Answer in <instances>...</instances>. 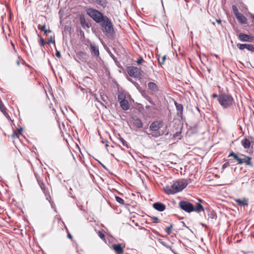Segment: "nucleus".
<instances>
[{
	"label": "nucleus",
	"instance_id": "2eb2a0df",
	"mask_svg": "<svg viewBox=\"0 0 254 254\" xmlns=\"http://www.w3.org/2000/svg\"><path fill=\"white\" fill-rule=\"evenodd\" d=\"M132 124L133 127L137 128H141L143 126L141 120L138 118H133L132 120Z\"/></svg>",
	"mask_w": 254,
	"mask_h": 254
},
{
	"label": "nucleus",
	"instance_id": "a878e982",
	"mask_svg": "<svg viewBox=\"0 0 254 254\" xmlns=\"http://www.w3.org/2000/svg\"><path fill=\"white\" fill-rule=\"evenodd\" d=\"M126 99V96L124 94L120 93L118 95V100L120 103L125 101Z\"/></svg>",
	"mask_w": 254,
	"mask_h": 254
},
{
	"label": "nucleus",
	"instance_id": "412c9836",
	"mask_svg": "<svg viewBox=\"0 0 254 254\" xmlns=\"http://www.w3.org/2000/svg\"><path fill=\"white\" fill-rule=\"evenodd\" d=\"M80 22L82 28H89V24L86 22V19L84 18V16L82 15L80 17Z\"/></svg>",
	"mask_w": 254,
	"mask_h": 254
},
{
	"label": "nucleus",
	"instance_id": "052dcab7",
	"mask_svg": "<svg viewBox=\"0 0 254 254\" xmlns=\"http://www.w3.org/2000/svg\"><path fill=\"white\" fill-rule=\"evenodd\" d=\"M50 203H51L52 206L53 207L54 206V205H53L54 203H53V202L51 201V202H50Z\"/></svg>",
	"mask_w": 254,
	"mask_h": 254
},
{
	"label": "nucleus",
	"instance_id": "b1692460",
	"mask_svg": "<svg viewBox=\"0 0 254 254\" xmlns=\"http://www.w3.org/2000/svg\"><path fill=\"white\" fill-rule=\"evenodd\" d=\"M201 200L199 199V202L197 204L195 207L193 206V211L196 212H200L204 211L203 207L200 203Z\"/></svg>",
	"mask_w": 254,
	"mask_h": 254
},
{
	"label": "nucleus",
	"instance_id": "cd10ccee",
	"mask_svg": "<svg viewBox=\"0 0 254 254\" xmlns=\"http://www.w3.org/2000/svg\"><path fill=\"white\" fill-rule=\"evenodd\" d=\"M0 110L4 115L8 116L2 101L0 103Z\"/></svg>",
	"mask_w": 254,
	"mask_h": 254
},
{
	"label": "nucleus",
	"instance_id": "f8f14e48",
	"mask_svg": "<svg viewBox=\"0 0 254 254\" xmlns=\"http://www.w3.org/2000/svg\"><path fill=\"white\" fill-rule=\"evenodd\" d=\"M164 239H159V241L164 246L168 249H169L171 251L173 252V250L172 249L173 246V243L171 242L169 239H165V241H164Z\"/></svg>",
	"mask_w": 254,
	"mask_h": 254
},
{
	"label": "nucleus",
	"instance_id": "79ce46f5",
	"mask_svg": "<svg viewBox=\"0 0 254 254\" xmlns=\"http://www.w3.org/2000/svg\"><path fill=\"white\" fill-rule=\"evenodd\" d=\"M229 166H230V163L228 162H226L223 164L222 168L223 170H224L225 168L229 167Z\"/></svg>",
	"mask_w": 254,
	"mask_h": 254
},
{
	"label": "nucleus",
	"instance_id": "ddd939ff",
	"mask_svg": "<svg viewBox=\"0 0 254 254\" xmlns=\"http://www.w3.org/2000/svg\"><path fill=\"white\" fill-rule=\"evenodd\" d=\"M148 87L151 92L153 93H156L159 91V88L157 85L153 82L148 83Z\"/></svg>",
	"mask_w": 254,
	"mask_h": 254
},
{
	"label": "nucleus",
	"instance_id": "4be33fe9",
	"mask_svg": "<svg viewBox=\"0 0 254 254\" xmlns=\"http://www.w3.org/2000/svg\"><path fill=\"white\" fill-rule=\"evenodd\" d=\"M120 104L122 109L124 110H127L129 109L130 105L127 99L122 102Z\"/></svg>",
	"mask_w": 254,
	"mask_h": 254
},
{
	"label": "nucleus",
	"instance_id": "49530a36",
	"mask_svg": "<svg viewBox=\"0 0 254 254\" xmlns=\"http://www.w3.org/2000/svg\"><path fill=\"white\" fill-rule=\"evenodd\" d=\"M46 196V198L47 199H48L49 200V201L50 202H51V197L49 194V191H48V193L47 194V195H45Z\"/></svg>",
	"mask_w": 254,
	"mask_h": 254
},
{
	"label": "nucleus",
	"instance_id": "69168bd1",
	"mask_svg": "<svg viewBox=\"0 0 254 254\" xmlns=\"http://www.w3.org/2000/svg\"><path fill=\"white\" fill-rule=\"evenodd\" d=\"M148 101H149L150 103H152L151 100H148Z\"/></svg>",
	"mask_w": 254,
	"mask_h": 254
},
{
	"label": "nucleus",
	"instance_id": "774afa93",
	"mask_svg": "<svg viewBox=\"0 0 254 254\" xmlns=\"http://www.w3.org/2000/svg\"><path fill=\"white\" fill-rule=\"evenodd\" d=\"M209 72H210V70L209 69H208Z\"/></svg>",
	"mask_w": 254,
	"mask_h": 254
},
{
	"label": "nucleus",
	"instance_id": "5701e85b",
	"mask_svg": "<svg viewBox=\"0 0 254 254\" xmlns=\"http://www.w3.org/2000/svg\"><path fill=\"white\" fill-rule=\"evenodd\" d=\"M239 22L242 24H246L247 19L246 17L242 13H240L236 16Z\"/></svg>",
	"mask_w": 254,
	"mask_h": 254
},
{
	"label": "nucleus",
	"instance_id": "37998d69",
	"mask_svg": "<svg viewBox=\"0 0 254 254\" xmlns=\"http://www.w3.org/2000/svg\"><path fill=\"white\" fill-rule=\"evenodd\" d=\"M55 43V40H52V36H50V39H49V40H48V41L46 42V43H47V44H50V43Z\"/></svg>",
	"mask_w": 254,
	"mask_h": 254
},
{
	"label": "nucleus",
	"instance_id": "680f3d73",
	"mask_svg": "<svg viewBox=\"0 0 254 254\" xmlns=\"http://www.w3.org/2000/svg\"><path fill=\"white\" fill-rule=\"evenodd\" d=\"M146 109H149L150 108V106H146L145 107Z\"/></svg>",
	"mask_w": 254,
	"mask_h": 254
},
{
	"label": "nucleus",
	"instance_id": "1a4fd4ad",
	"mask_svg": "<svg viewBox=\"0 0 254 254\" xmlns=\"http://www.w3.org/2000/svg\"><path fill=\"white\" fill-rule=\"evenodd\" d=\"M241 156H243L244 158H240V160H241V162L240 161L238 162L239 164H242L244 163H245L246 165L250 166L251 167H253V164L252 163L251 160L252 158L249 156H247L241 154Z\"/></svg>",
	"mask_w": 254,
	"mask_h": 254
},
{
	"label": "nucleus",
	"instance_id": "bb28decb",
	"mask_svg": "<svg viewBox=\"0 0 254 254\" xmlns=\"http://www.w3.org/2000/svg\"><path fill=\"white\" fill-rule=\"evenodd\" d=\"M233 157L235 160H236L238 162L240 161V162H241V160H240V158L234 152H232L228 156V157Z\"/></svg>",
	"mask_w": 254,
	"mask_h": 254
},
{
	"label": "nucleus",
	"instance_id": "e2e57ef3",
	"mask_svg": "<svg viewBox=\"0 0 254 254\" xmlns=\"http://www.w3.org/2000/svg\"><path fill=\"white\" fill-rule=\"evenodd\" d=\"M252 18L254 19V14H253V15H252Z\"/></svg>",
	"mask_w": 254,
	"mask_h": 254
},
{
	"label": "nucleus",
	"instance_id": "423d86ee",
	"mask_svg": "<svg viewBox=\"0 0 254 254\" xmlns=\"http://www.w3.org/2000/svg\"><path fill=\"white\" fill-rule=\"evenodd\" d=\"M90 50L92 56L94 57L96 60L101 59L99 57V50L98 46L94 43H90L89 44Z\"/></svg>",
	"mask_w": 254,
	"mask_h": 254
},
{
	"label": "nucleus",
	"instance_id": "8fccbe9b",
	"mask_svg": "<svg viewBox=\"0 0 254 254\" xmlns=\"http://www.w3.org/2000/svg\"><path fill=\"white\" fill-rule=\"evenodd\" d=\"M127 79H128V80L129 81L131 82H132L134 85H135V86H136V85H138V84L136 82L133 81L131 78H127Z\"/></svg>",
	"mask_w": 254,
	"mask_h": 254
},
{
	"label": "nucleus",
	"instance_id": "f704fd0d",
	"mask_svg": "<svg viewBox=\"0 0 254 254\" xmlns=\"http://www.w3.org/2000/svg\"><path fill=\"white\" fill-rule=\"evenodd\" d=\"M173 138L174 139H181V131H178L177 132H176L174 135H173Z\"/></svg>",
	"mask_w": 254,
	"mask_h": 254
},
{
	"label": "nucleus",
	"instance_id": "3c124183",
	"mask_svg": "<svg viewBox=\"0 0 254 254\" xmlns=\"http://www.w3.org/2000/svg\"><path fill=\"white\" fill-rule=\"evenodd\" d=\"M219 95H218L217 94L214 93L212 95V97L213 98H218V97H219Z\"/></svg>",
	"mask_w": 254,
	"mask_h": 254
},
{
	"label": "nucleus",
	"instance_id": "09e8293b",
	"mask_svg": "<svg viewBox=\"0 0 254 254\" xmlns=\"http://www.w3.org/2000/svg\"><path fill=\"white\" fill-rule=\"evenodd\" d=\"M143 60L142 58H140L139 59H138V60L137 61V63L138 64H140L142 63Z\"/></svg>",
	"mask_w": 254,
	"mask_h": 254
},
{
	"label": "nucleus",
	"instance_id": "7ed1b4c3",
	"mask_svg": "<svg viewBox=\"0 0 254 254\" xmlns=\"http://www.w3.org/2000/svg\"><path fill=\"white\" fill-rule=\"evenodd\" d=\"M86 12L90 17L98 23H101L104 20L105 16L101 12L92 8L87 9Z\"/></svg>",
	"mask_w": 254,
	"mask_h": 254
},
{
	"label": "nucleus",
	"instance_id": "bf43d9fd",
	"mask_svg": "<svg viewBox=\"0 0 254 254\" xmlns=\"http://www.w3.org/2000/svg\"><path fill=\"white\" fill-rule=\"evenodd\" d=\"M101 99H102V100L103 101H104V102H105V100L104 98V97H103L102 96H101Z\"/></svg>",
	"mask_w": 254,
	"mask_h": 254
},
{
	"label": "nucleus",
	"instance_id": "2f4dec72",
	"mask_svg": "<svg viewBox=\"0 0 254 254\" xmlns=\"http://www.w3.org/2000/svg\"><path fill=\"white\" fill-rule=\"evenodd\" d=\"M119 140L123 146L127 147V148H129L127 142L124 138L121 137L119 138Z\"/></svg>",
	"mask_w": 254,
	"mask_h": 254
},
{
	"label": "nucleus",
	"instance_id": "13d9d810",
	"mask_svg": "<svg viewBox=\"0 0 254 254\" xmlns=\"http://www.w3.org/2000/svg\"><path fill=\"white\" fill-rule=\"evenodd\" d=\"M51 32H52V31L51 30H50V29L47 30V34L48 33H51Z\"/></svg>",
	"mask_w": 254,
	"mask_h": 254
},
{
	"label": "nucleus",
	"instance_id": "4c0bfd02",
	"mask_svg": "<svg viewBox=\"0 0 254 254\" xmlns=\"http://www.w3.org/2000/svg\"><path fill=\"white\" fill-rule=\"evenodd\" d=\"M94 98H95V100L97 101V102H98L99 103H100L103 106L105 107V108H106V106L103 104V103L102 102H101L99 99L97 97V95L96 94H94Z\"/></svg>",
	"mask_w": 254,
	"mask_h": 254
},
{
	"label": "nucleus",
	"instance_id": "4468645a",
	"mask_svg": "<svg viewBox=\"0 0 254 254\" xmlns=\"http://www.w3.org/2000/svg\"><path fill=\"white\" fill-rule=\"evenodd\" d=\"M153 207L159 211H163L166 209V205L162 202H155L153 204Z\"/></svg>",
	"mask_w": 254,
	"mask_h": 254
},
{
	"label": "nucleus",
	"instance_id": "473e14b6",
	"mask_svg": "<svg viewBox=\"0 0 254 254\" xmlns=\"http://www.w3.org/2000/svg\"><path fill=\"white\" fill-rule=\"evenodd\" d=\"M233 11L234 12V14H235V16H237L238 14L241 13L239 12L238 8L235 5H233L232 6Z\"/></svg>",
	"mask_w": 254,
	"mask_h": 254
},
{
	"label": "nucleus",
	"instance_id": "dca6fc26",
	"mask_svg": "<svg viewBox=\"0 0 254 254\" xmlns=\"http://www.w3.org/2000/svg\"><path fill=\"white\" fill-rule=\"evenodd\" d=\"M175 105L176 106V109L177 110V115L178 116L181 117L183 115V112L184 110V107L182 104H179L177 102H175Z\"/></svg>",
	"mask_w": 254,
	"mask_h": 254
},
{
	"label": "nucleus",
	"instance_id": "20e7f679",
	"mask_svg": "<svg viewBox=\"0 0 254 254\" xmlns=\"http://www.w3.org/2000/svg\"><path fill=\"white\" fill-rule=\"evenodd\" d=\"M100 23L103 32L105 31L110 34L113 33L114 32L112 23L107 16H105L104 20Z\"/></svg>",
	"mask_w": 254,
	"mask_h": 254
},
{
	"label": "nucleus",
	"instance_id": "603ef678",
	"mask_svg": "<svg viewBox=\"0 0 254 254\" xmlns=\"http://www.w3.org/2000/svg\"><path fill=\"white\" fill-rule=\"evenodd\" d=\"M11 44L13 46L15 52H16V50L15 48V46H14V44L12 42H11Z\"/></svg>",
	"mask_w": 254,
	"mask_h": 254
},
{
	"label": "nucleus",
	"instance_id": "f03ea898",
	"mask_svg": "<svg viewBox=\"0 0 254 254\" xmlns=\"http://www.w3.org/2000/svg\"><path fill=\"white\" fill-rule=\"evenodd\" d=\"M163 122L162 121H155L151 124L149 126V129L151 131L148 135L151 137H158L161 135L160 129L162 127Z\"/></svg>",
	"mask_w": 254,
	"mask_h": 254
},
{
	"label": "nucleus",
	"instance_id": "f3484780",
	"mask_svg": "<svg viewBox=\"0 0 254 254\" xmlns=\"http://www.w3.org/2000/svg\"><path fill=\"white\" fill-rule=\"evenodd\" d=\"M239 39L243 42H251L252 37L251 36L241 33L239 35Z\"/></svg>",
	"mask_w": 254,
	"mask_h": 254
},
{
	"label": "nucleus",
	"instance_id": "864d4df0",
	"mask_svg": "<svg viewBox=\"0 0 254 254\" xmlns=\"http://www.w3.org/2000/svg\"><path fill=\"white\" fill-rule=\"evenodd\" d=\"M21 130H22V128L18 129H17V132L18 133V134H20Z\"/></svg>",
	"mask_w": 254,
	"mask_h": 254
},
{
	"label": "nucleus",
	"instance_id": "6e6d98bb",
	"mask_svg": "<svg viewBox=\"0 0 254 254\" xmlns=\"http://www.w3.org/2000/svg\"><path fill=\"white\" fill-rule=\"evenodd\" d=\"M216 22H217V23H221V19H217V20H216Z\"/></svg>",
	"mask_w": 254,
	"mask_h": 254
},
{
	"label": "nucleus",
	"instance_id": "6ab92c4d",
	"mask_svg": "<svg viewBox=\"0 0 254 254\" xmlns=\"http://www.w3.org/2000/svg\"><path fill=\"white\" fill-rule=\"evenodd\" d=\"M112 248L118 254H123L124 253L123 249L120 244L113 245L112 246Z\"/></svg>",
	"mask_w": 254,
	"mask_h": 254
},
{
	"label": "nucleus",
	"instance_id": "5fc2aeb1",
	"mask_svg": "<svg viewBox=\"0 0 254 254\" xmlns=\"http://www.w3.org/2000/svg\"><path fill=\"white\" fill-rule=\"evenodd\" d=\"M67 237H68V238H72V236H71V235L70 234H69V233H68L67 234Z\"/></svg>",
	"mask_w": 254,
	"mask_h": 254
},
{
	"label": "nucleus",
	"instance_id": "6e6552de",
	"mask_svg": "<svg viewBox=\"0 0 254 254\" xmlns=\"http://www.w3.org/2000/svg\"><path fill=\"white\" fill-rule=\"evenodd\" d=\"M164 190L165 192L167 194H174L179 192V190L177 189L176 185L174 184L170 186H166Z\"/></svg>",
	"mask_w": 254,
	"mask_h": 254
},
{
	"label": "nucleus",
	"instance_id": "de8ad7c7",
	"mask_svg": "<svg viewBox=\"0 0 254 254\" xmlns=\"http://www.w3.org/2000/svg\"><path fill=\"white\" fill-rule=\"evenodd\" d=\"M55 55L58 58H60L61 57V53H60V52L59 51H58L57 50L56 51V53L55 54Z\"/></svg>",
	"mask_w": 254,
	"mask_h": 254
},
{
	"label": "nucleus",
	"instance_id": "72a5a7b5",
	"mask_svg": "<svg viewBox=\"0 0 254 254\" xmlns=\"http://www.w3.org/2000/svg\"><path fill=\"white\" fill-rule=\"evenodd\" d=\"M38 28L39 30L44 32L45 34H47V29H46V25L44 24L43 26H41L40 25H39L38 26Z\"/></svg>",
	"mask_w": 254,
	"mask_h": 254
},
{
	"label": "nucleus",
	"instance_id": "c756f323",
	"mask_svg": "<svg viewBox=\"0 0 254 254\" xmlns=\"http://www.w3.org/2000/svg\"><path fill=\"white\" fill-rule=\"evenodd\" d=\"M237 47L241 50H243L246 49L247 44L238 43L237 45Z\"/></svg>",
	"mask_w": 254,
	"mask_h": 254
},
{
	"label": "nucleus",
	"instance_id": "58836bf2",
	"mask_svg": "<svg viewBox=\"0 0 254 254\" xmlns=\"http://www.w3.org/2000/svg\"><path fill=\"white\" fill-rule=\"evenodd\" d=\"M151 218L153 220V223H158L160 222L159 219L157 217H151Z\"/></svg>",
	"mask_w": 254,
	"mask_h": 254
},
{
	"label": "nucleus",
	"instance_id": "c03bdc74",
	"mask_svg": "<svg viewBox=\"0 0 254 254\" xmlns=\"http://www.w3.org/2000/svg\"><path fill=\"white\" fill-rule=\"evenodd\" d=\"M21 61H22V59L19 57L16 61V64L17 65H20Z\"/></svg>",
	"mask_w": 254,
	"mask_h": 254
},
{
	"label": "nucleus",
	"instance_id": "39448f33",
	"mask_svg": "<svg viewBox=\"0 0 254 254\" xmlns=\"http://www.w3.org/2000/svg\"><path fill=\"white\" fill-rule=\"evenodd\" d=\"M127 71L129 76L136 79L140 78L142 75V70L135 66H130L127 67Z\"/></svg>",
	"mask_w": 254,
	"mask_h": 254
},
{
	"label": "nucleus",
	"instance_id": "9d476101",
	"mask_svg": "<svg viewBox=\"0 0 254 254\" xmlns=\"http://www.w3.org/2000/svg\"><path fill=\"white\" fill-rule=\"evenodd\" d=\"M174 184L176 185L177 189L179 190L180 192L187 187L188 184V180L176 181L174 183Z\"/></svg>",
	"mask_w": 254,
	"mask_h": 254
},
{
	"label": "nucleus",
	"instance_id": "0eeeda50",
	"mask_svg": "<svg viewBox=\"0 0 254 254\" xmlns=\"http://www.w3.org/2000/svg\"><path fill=\"white\" fill-rule=\"evenodd\" d=\"M179 205L182 209L187 212L193 211V205L190 202L186 201H182Z\"/></svg>",
	"mask_w": 254,
	"mask_h": 254
},
{
	"label": "nucleus",
	"instance_id": "a18cd8bd",
	"mask_svg": "<svg viewBox=\"0 0 254 254\" xmlns=\"http://www.w3.org/2000/svg\"><path fill=\"white\" fill-rule=\"evenodd\" d=\"M45 42L44 41V39L43 38H41L40 39V45L41 47L42 46H44V44H45Z\"/></svg>",
	"mask_w": 254,
	"mask_h": 254
},
{
	"label": "nucleus",
	"instance_id": "338daca9",
	"mask_svg": "<svg viewBox=\"0 0 254 254\" xmlns=\"http://www.w3.org/2000/svg\"><path fill=\"white\" fill-rule=\"evenodd\" d=\"M148 101H149L150 103H152L151 100H148Z\"/></svg>",
	"mask_w": 254,
	"mask_h": 254
},
{
	"label": "nucleus",
	"instance_id": "c9c22d12",
	"mask_svg": "<svg viewBox=\"0 0 254 254\" xmlns=\"http://www.w3.org/2000/svg\"><path fill=\"white\" fill-rule=\"evenodd\" d=\"M115 199L116 201L121 204H124L125 203L124 200L118 196L116 195Z\"/></svg>",
	"mask_w": 254,
	"mask_h": 254
},
{
	"label": "nucleus",
	"instance_id": "c85d7f7f",
	"mask_svg": "<svg viewBox=\"0 0 254 254\" xmlns=\"http://www.w3.org/2000/svg\"><path fill=\"white\" fill-rule=\"evenodd\" d=\"M98 236L100 238H104L105 237V231L103 230H99L97 232Z\"/></svg>",
	"mask_w": 254,
	"mask_h": 254
},
{
	"label": "nucleus",
	"instance_id": "9b49d317",
	"mask_svg": "<svg viewBox=\"0 0 254 254\" xmlns=\"http://www.w3.org/2000/svg\"><path fill=\"white\" fill-rule=\"evenodd\" d=\"M36 177L38 183L41 190H43V192L45 193V195H47L48 191V189L46 188L45 183L43 182V180L40 177L36 176Z\"/></svg>",
	"mask_w": 254,
	"mask_h": 254
},
{
	"label": "nucleus",
	"instance_id": "4d7b16f0",
	"mask_svg": "<svg viewBox=\"0 0 254 254\" xmlns=\"http://www.w3.org/2000/svg\"><path fill=\"white\" fill-rule=\"evenodd\" d=\"M132 222L134 223L135 225L136 226H138V224L137 223H136L134 222V220H132Z\"/></svg>",
	"mask_w": 254,
	"mask_h": 254
},
{
	"label": "nucleus",
	"instance_id": "aec40b11",
	"mask_svg": "<svg viewBox=\"0 0 254 254\" xmlns=\"http://www.w3.org/2000/svg\"><path fill=\"white\" fill-rule=\"evenodd\" d=\"M235 201L240 206H248V199L245 197L242 199H237Z\"/></svg>",
	"mask_w": 254,
	"mask_h": 254
},
{
	"label": "nucleus",
	"instance_id": "a19ab883",
	"mask_svg": "<svg viewBox=\"0 0 254 254\" xmlns=\"http://www.w3.org/2000/svg\"><path fill=\"white\" fill-rule=\"evenodd\" d=\"M172 228V225H170V226H168V227L166 228L165 231H166V232L168 234H170Z\"/></svg>",
	"mask_w": 254,
	"mask_h": 254
},
{
	"label": "nucleus",
	"instance_id": "393cba45",
	"mask_svg": "<svg viewBox=\"0 0 254 254\" xmlns=\"http://www.w3.org/2000/svg\"><path fill=\"white\" fill-rule=\"evenodd\" d=\"M241 144L245 149H248L250 147L251 141L249 139L246 138L241 141Z\"/></svg>",
	"mask_w": 254,
	"mask_h": 254
},
{
	"label": "nucleus",
	"instance_id": "e433bc0d",
	"mask_svg": "<svg viewBox=\"0 0 254 254\" xmlns=\"http://www.w3.org/2000/svg\"><path fill=\"white\" fill-rule=\"evenodd\" d=\"M166 56L165 55L163 57H162L161 58V59H160V58H158V63L162 65L163 64H164V62L166 60Z\"/></svg>",
	"mask_w": 254,
	"mask_h": 254
},
{
	"label": "nucleus",
	"instance_id": "7c9ffc66",
	"mask_svg": "<svg viewBox=\"0 0 254 254\" xmlns=\"http://www.w3.org/2000/svg\"><path fill=\"white\" fill-rule=\"evenodd\" d=\"M246 49L251 52H254V45L247 44Z\"/></svg>",
	"mask_w": 254,
	"mask_h": 254
},
{
	"label": "nucleus",
	"instance_id": "0e129e2a",
	"mask_svg": "<svg viewBox=\"0 0 254 254\" xmlns=\"http://www.w3.org/2000/svg\"><path fill=\"white\" fill-rule=\"evenodd\" d=\"M107 146H108V144H107V142H106V147H107Z\"/></svg>",
	"mask_w": 254,
	"mask_h": 254
},
{
	"label": "nucleus",
	"instance_id": "a211bd4d",
	"mask_svg": "<svg viewBox=\"0 0 254 254\" xmlns=\"http://www.w3.org/2000/svg\"><path fill=\"white\" fill-rule=\"evenodd\" d=\"M91 2L94 3L100 6L103 7V8H105L107 4L108 3V1L107 0H90Z\"/></svg>",
	"mask_w": 254,
	"mask_h": 254
},
{
	"label": "nucleus",
	"instance_id": "f257e3e1",
	"mask_svg": "<svg viewBox=\"0 0 254 254\" xmlns=\"http://www.w3.org/2000/svg\"><path fill=\"white\" fill-rule=\"evenodd\" d=\"M217 100L219 103L224 108L230 107L234 103V99L232 96L225 93L219 95Z\"/></svg>",
	"mask_w": 254,
	"mask_h": 254
},
{
	"label": "nucleus",
	"instance_id": "ea45409f",
	"mask_svg": "<svg viewBox=\"0 0 254 254\" xmlns=\"http://www.w3.org/2000/svg\"><path fill=\"white\" fill-rule=\"evenodd\" d=\"M19 135L17 131H14L12 134V137L13 138H19Z\"/></svg>",
	"mask_w": 254,
	"mask_h": 254
}]
</instances>
